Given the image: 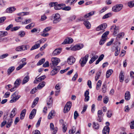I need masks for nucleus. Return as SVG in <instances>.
Instances as JSON below:
<instances>
[{
    "mask_svg": "<svg viewBox=\"0 0 134 134\" xmlns=\"http://www.w3.org/2000/svg\"><path fill=\"white\" fill-rule=\"evenodd\" d=\"M51 61L52 63L50 64V65L52 68L55 67L60 61V60L59 58L56 57L52 58Z\"/></svg>",
    "mask_w": 134,
    "mask_h": 134,
    "instance_id": "f257e3e1",
    "label": "nucleus"
},
{
    "mask_svg": "<svg viewBox=\"0 0 134 134\" xmlns=\"http://www.w3.org/2000/svg\"><path fill=\"white\" fill-rule=\"evenodd\" d=\"M18 91H16L11 96L12 99L10 101V103H13L15 102L20 97V95H18Z\"/></svg>",
    "mask_w": 134,
    "mask_h": 134,
    "instance_id": "f03ea898",
    "label": "nucleus"
},
{
    "mask_svg": "<svg viewBox=\"0 0 134 134\" xmlns=\"http://www.w3.org/2000/svg\"><path fill=\"white\" fill-rule=\"evenodd\" d=\"M89 58V55L88 54L86 55L84 57H82L79 61L81 66L83 67L86 64Z\"/></svg>",
    "mask_w": 134,
    "mask_h": 134,
    "instance_id": "7ed1b4c3",
    "label": "nucleus"
},
{
    "mask_svg": "<svg viewBox=\"0 0 134 134\" xmlns=\"http://www.w3.org/2000/svg\"><path fill=\"white\" fill-rule=\"evenodd\" d=\"M52 17L54 18L53 20L54 24H56L59 22L61 20L60 15L58 13L53 14L52 15Z\"/></svg>",
    "mask_w": 134,
    "mask_h": 134,
    "instance_id": "20e7f679",
    "label": "nucleus"
},
{
    "mask_svg": "<svg viewBox=\"0 0 134 134\" xmlns=\"http://www.w3.org/2000/svg\"><path fill=\"white\" fill-rule=\"evenodd\" d=\"M122 6L121 4H116L113 7L112 10L115 12H118L121 9Z\"/></svg>",
    "mask_w": 134,
    "mask_h": 134,
    "instance_id": "39448f33",
    "label": "nucleus"
},
{
    "mask_svg": "<svg viewBox=\"0 0 134 134\" xmlns=\"http://www.w3.org/2000/svg\"><path fill=\"white\" fill-rule=\"evenodd\" d=\"M71 105V102L70 101L68 102L65 105L64 108V112L65 113L68 112L70 110Z\"/></svg>",
    "mask_w": 134,
    "mask_h": 134,
    "instance_id": "423d86ee",
    "label": "nucleus"
},
{
    "mask_svg": "<svg viewBox=\"0 0 134 134\" xmlns=\"http://www.w3.org/2000/svg\"><path fill=\"white\" fill-rule=\"evenodd\" d=\"M83 47V45L82 44H80L76 45L73 47H72L71 50L72 51H75L77 50H79Z\"/></svg>",
    "mask_w": 134,
    "mask_h": 134,
    "instance_id": "0eeeda50",
    "label": "nucleus"
},
{
    "mask_svg": "<svg viewBox=\"0 0 134 134\" xmlns=\"http://www.w3.org/2000/svg\"><path fill=\"white\" fill-rule=\"evenodd\" d=\"M98 118L97 120L101 122L103 119V117L104 115V114L101 110H98L97 113Z\"/></svg>",
    "mask_w": 134,
    "mask_h": 134,
    "instance_id": "6e6552de",
    "label": "nucleus"
},
{
    "mask_svg": "<svg viewBox=\"0 0 134 134\" xmlns=\"http://www.w3.org/2000/svg\"><path fill=\"white\" fill-rule=\"evenodd\" d=\"M52 70L51 72V75L52 76L56 74L59 71L60 69V66H59L55 67Z\"/></svg>",
    "mask_w": 134,
    "mask_h": 134,
    "instance_id": "1a4fd4ad",
    "label": "nucleus"
},
{
    "mask_svg": "<svg viewBox=\"0 0 134 134\" xmlns=\"http://www.w3.org/2000/svg\"><path fill=\"white\" fill-rule=\"evenodd\" d=\"M107 27V24L106 23L103 24L98 26L96 29L97 31L101 30H104Z\"/></svg>",
    "mask_w": 134,
    "mask_h": 134,
    "instance_id": "9d476101",
    "label": "nucleus"
},
{
    "mask_svg": "<svg viewBox=\"0 0 134 134\" xmlns=\"http://www.w3.org/2000/svg\"><path fill=\"white\" fill-rule=\"evenodd\" d=\"M73 42V39L70 37L68 38L65 39L64 42L62 43V44H70Z\"/></svg>",
    "mask_w": 134,
    "mask_h": 134,
    "instance_id": "9b49d317",
    "label": "nucleus"
},
{
    "mask_svg": "<svg viewBox=\"0 0 134 134\" xmlns=\"http://www.w3.org/2000/svg\"><path fill=\"white\" fill-rule=\"evenodd\" d=\"M46 77L45 75H44L42 76L41 77L35 79L34 81V82L35 83H37L38 82L42 81V80H43L44 79L46 78Z\"/></svg>",
    "mask_w": 134,
    "mask_h": 134,
    "instance_id": "f8f14e48",
    "label": "nucleus"
},
{
    "mask_svg": "<svg viewBox=\"0 0 134 134\" xmlns=\"http://www.w3.org/2000/svg\"><path fill=\"white\" fill-rule=\"evenodd\" d=\"M75 59L73 57L71 56L68 58L67 62L69 64L71 65L75 62Z\"/></svg>",
    "mask_w": 134,
    "mask_h": 134,
    "instance_id": "ddd939ff",
    "label": "nucleus"
},
{
    "mask_svg": "<svg viewBox=\"0 0 134 134\" xmlns=\"http://www.w3.org/2000/svg\"><path fill=\"white\" fill-rule=\"evenodd\" d=\"M61 51L62 48H61L56 49L53 51L52 54L54 56L58 55L61 53Z\"/></svg>",
    "mask_w": 134,
    "mask_h": 134,
    "instance_id": "4468645a",
    "label": "nucleus"
},
{
    "mask_svg": "<svg viewBox=\"0 0 134 134\" xmlns=\"http://www.w3.org/2000/svg\"><path fill=\"white\" fill-rule=\"evenodd\" d=\"M36 110L34 109L31 111L29 115V118L30 119H32L36 115Z\"/></svg>",
    "mask_w": 134,
    "mask_h": 134,
    "instance_id": "2eb2a0df",
    "label": "nucleus"
},
{
    "mask_svg": "<svg viewBox=\"0 0 134 134\" xmlns=\"http://www.w3.org/2000/svg\"><path fill=\"white\" fill-rule=\"evenodd\" d=\"M110 129L109 126H105L104 127L103 130V134H109Z\"/></svg>",
    "mask_w": 134,
    "mask_h": 134,
    "instance_id": "dca6fc26",
    "label": "nucleus"
},
{
    "mask_svg": "<svg viewBox=\"0 0 134 134\" xmlns=\"http://www.w3.org/2000/svg\"><path fill=\"white\" fill-rule=\"evenodd\" d=\"M52 97H49V98L47 101V104L48 108H50L52 106Z\"/></svg>",
    "mask_w": 134,
    "mask_h": 134,
    "instance_id": "f3484780",
    "label": "nucleus"
},
{
    "mask_svg": "<svg viewBox=\"0 0 134 134\" xmlns=\"http://www.w3.org/2000/svg\"><path fill=\"white\" fill-rule=\"evenodd\" d=\"M130 97L131 95L130 92L129 91H126L125 95V99L126 100H129L130 99Z\"/></svg>",
    "mask_w": 134,
    "mask_h": 134,
    "instance_id": "a211bd4d",
    "label": "nucleus"
},
{
    "mask_svg": "<svg viewBox=\"0 0 134 134\" xmlns=\"http://www.w3.org/2000/svg\"><path fill=\"white\" fill-rule=\"evenodd\" d=\"M16 10V8L14 7H11L9 8L6 10L7 12L9 13H11L14 11Z\"/></svg>",
    "mask_w": 134,
    "mask_h": 134,
    "instance_id": "6ab92c4d",
    "label": "nucleus"
},
{
    "mask_svg": "<svg viewBox=\"0 0 134 134\" xmlns=\"http://www.w3.org/2000/svg\"><path fill=\"white\" fill-rule=\"evenodd\" d=\"M109 34V31H106L102 35V38L106 40L108 38L107 36Z\"/></svg>",
    "mask_w": 134,
    "mask_h": 134,
    "instance_id": "aec40b11",
    "label": "nucleus"
},
{
    "mask_svg": "<svg viewBox=\"0 0 134 134\" xmlns=\"http://www.w3.org/2000/svg\"><path fill=\"white\" fill-rule=\"evenodd\" d=\"M26 110L24 109L21 111L20 115V119L22 120L24 118L25 116L26 113Z\"/></svg>",
    "mask_w": 134,
    "mask_h": 134,
    "instance_id": "412c9836",
    "label": "nucleus"
},
{
    "mask_svg": "<svg viewBox=\"0 0 134 134\" xmlns=\"http://www.w3.org/2000/svg\"><path fill=\"white\" fill-rule=\"evenodd\" d=\"M110 29L112 30V32H113V34L114 35H116L117 34V30H118L116 29V26L115 25H113L111 27Z\"/></svg>",
    "mask_w": 134,
    "mask_h": 134,
    "instance_id": "4be33fe9",
    "label": "nucleus"
},
{
    "mask_svg": "<svg viewBox=\"0 0 134 134\" xmlns=\"http://www.w3.org/2000/svg\"><path fill=\"white\" fill-rule=\"evenodd\" d=\"M16 110V108H14L12 111L10 115V119L12 118L15 116L16 114L15 111Z\"/></svg>",
    "mask_w": 134,
    "mask_h": 134,
    "instance_id": "5701e85b",
    "label": "nucleus"
},
{
    "mask_svg": "<svg viewBox=\"0 0 134 134\" xmlns=\"http://www.w3.org/2000/svg\"><path fill=\"white\" fill-rule=\"evenodd\" d=\"M55 112L54 110H52L49 113L48 116V119H52L54 115V114H55Z\"/></svg>",
    "mask_w": 134,
    "mask_h": 134,
    "instance_id": "b1692460",
    "label": "nucleus"
},
{
    "mask_svg": "<svg viewBox=\"0 0 134 134\" xmlns=\"http://www.w3.org/2000/svg\"><path fill=\"white\" fill-rule=\"evenodd\" d=\"M15 67L12 66L10 67L7 70V74L8 75H10L15 69Z\"/></svg>",
    "mask_w": 134,
    "mask_h": 134,
    "instance_id": "393cba45",
    "label": "nucleus"
},
{
    "mask_svg": "<svg viewBox=\"0 0 134 134\" xmlns=\"http://www.w3.org/2000/svg\"><path fill=\"white\" fill-rule=\"evenodd\" d=\"M13 122V120L12 119H9L6 124V127L7 128H9Z\"/></svg>",
    "mask_w": 134,
    "mask_h": 134,
    "instance_id": "a878e982",
    "label": "nucleus"
},
{
    "mask_svg": "<svg viewBox=\"0 0 134 134\" xmlns=\"http://www.w3.org/2000/svg\"><path fill=\"white\" fill-rule=\"evenodd\" d=\"M21 80L19 79H17L14 83V86L15 87H18L20 85Z\"/></svg>",
    "mask_w": 134,
    "mask_h": 134,
    "instance_id": "bb28decb",
    "label": "nucleus"
},
{
    "mask_svg": "<svg viewBox=\"0 0 134 134\" xmlns=\"http://www.w3.org/2000/svg\"><path fill=\"white\" fill-rule=\"evenodd\" d=\"M113 72V71L112 69H109L106 72V77L108 78Z\"/></svg>",
    "mask_w": 134,
    "mask_h": 134,
    "instance_id": "cd10ccee",
    "label": "nucleus"
},
{
    "mask_svg": "<svg viewBox=\"0 0 134 134\" xmlns=\"http://www.w3.org/2000/svg\"><path fill=\"white\" fill-rule=\"evenodd\" d=\"M40 43H37L35 44V45L32 47L30 49L31 51H32L34 49H36L39 48L40 46Z\"/></svg>",
    "mask_w": 134,
    "mask_h": 134,
    "instance_id": "c85d7f7f",
    "label": "nucleus"
},
{
    "mask_svg": "<svg viewBox=\"0 0 134 134\" xmlns=\"http://www.w3.org/2000/svg\"><path fill=\"white\" fill-rule=\"evenodd\" d=\"M119 78L120 80V81L121 82H122L124 80V75H123L122 72L121 71L119 76Z\"/></svg>",
    "mask_w": 134,
    "mask_h": 134,
    "instance_id": "c756f323",
    "label": "nucleus"
},
{
    "mask_svg": "<svg viewBox=\"0 0 134 134\" xmlns=\"http://www.w3.org/2000/svg\"><path fill=\"white\" fill-rule=\"evenodd\" d=\"M39 98L38 97L36 98L34 100L33 103L31 107L33 108L38 103Z\"/></svg>",
    "mask_w": 134,
    "mask_h": 134,
    "instance_id": "7c9ffc66",
    "label": "nucleus"
},
{
    "mask_svg": "<svg viewBox=\"0 0 134 134\" xmlns=\"http://www.w3.org/2000/svg\"><path fill=\"white\" fill-rule=\"evenodd\" d=\"M84 24L87 29H90L91 26L90 23L87 21H85L83 23Z\"/></svg>",
    "mask_w": 134,
    "mask_h": 134,
    "instance_id": "2f4dec72",
    "label": "nucleus"
},
{
    "mask_svg": "<svg viewBox=\"0 0 134 134\" xmlns=\"http://www.w3.org/2000/svg\"><path fill=\"white\" fill-rule=\"evenodd\" d=\"M29 76H26L24 78L23 80L22 84H24L27 82L29 81Z\"/></svg>",
    "mask_w": 134,
    "mask_h": 134,
    "instance_id": "473e14b6",
    "label": "nucleus"
},
{
    "mask_svg": "<svg viewBox=\"0 0 134 134\" xmlns=\"http://www.w3.org/2000/svg\"><path fill=\"white\" fill-rule=\"evenodd\" d=\"M45 84V82L44 81H43L39 84L37 86V88L38 89H41L44 86Z\"/></svg>",
    "mask_w": 134,
    "mask_h": 134,
    "instance_id": "72a5a7b5",
    "label": "nucleus"
},
{
    "mask_svg": "<svg viewBox=\"0 0 134 134\" xmlns=\"http://www.w3.org/2000/svg\"><path fill=\"white\" fill-rule=\"evenodd\" d=\"M8 33L7 31H0V37H4L7 35Z\"/></svg>",
    "mask_w": 134,
    "mask_h": 134,
    "instance_id": "f704fd0d",
    "label": "nucleus"
},
{
    "mask_svg": "<svg viewBox=\"0 0 134 134\" xmlns=\"http://www.w3.org/2000/svg\"><path fill=\"white\" fill-rule=\"evenodd\" d=\"M62 4H57L54 7L55 9L56 10L60 9L62 8Z\"/></svg>",
    "mask_w": 134,
    "mask_h": 134,
    "instance_id": "c9c22d12",
    "label": "nucleus"
},
{
    "mask_svg": "<svg viewBox=\"0 0 134 134\" xmlns=\"http://www.w3.org/2000/svg\"><path fill=\"white\" fill-rule=\"evenodd\" d=\"M94 11H92L84 15V17L85 18H86L90 16H91L94 14Z\"/></svg>",
    "mask_w": 134,
    "mask_h": 134,
    "instance_id": "e433bc0d",
    "label": "nucleus"
},
{
    "mask_svg": "<svg viewBox=\"0 0 134 134\" xmlns=\"http://www.w3.org/2000/svg\"><path fill=\"white\" fill-rule=\"evenodd\" d=\"M45 61L44 58H43L40 60L37 64V66L42 65Z\"/></svg>",
    "mask_w": 134,
    "mask_h": 134,
    "instance_id": "4c0bfd02",
    "label": "nucleus"
},
{
    "mask_svg": "<svg viewBox=\"0 0 134 134\" xmlns=\"http://www.w3.org/2000/svg\"><path fill=\"white\" fill-rule=\"evenodd\" d=\"M15 50L18 52L23 51L22 45L17 47L15 49Z\"/></svg>",
    "mask_w": 134,
    "mask_h": 134,
    "instance_id": "58836bf2",
    "label": "nucleus"
},
{
    "mask_svg": "<svg viewBox=\"0 0 134 134\" xmlns=\"http://www.w3.org/2000/svg\"><path fill=\"white\" fill-rule=\"evenodd\" d=\"M101 74V72L100 71H98L96 74V75L95 77V80L96 81H97L99 79L100 76V74Z\"/></svg>",
    "mask_w": 134,
    "mask_h": 134,
    "instance_id": "ea45409f",
    "label": "nucleus"
},
{
    "mask_svg": "<svg viewBox=\"0 0 134 134\" xmlns=\"http://www.w3.org/2000/svg\"><path fill=\"white\" fill-rule=\"evenodd\" d=\"M93 127L94 129H98L99 128V125L97 123L95 122L93 123Z\"/></svg>",
    "mask_w": 134,
    "mask_h": 134,
    "instance_id": "a19ab883",
    "label": "nucleus"
},
{
    "mask_svg": "<svg viewBox=\"0 0 134 134\" xmlns=\"http://www.w3.org/2000/svg\"><path fill=\"white\" fill-rule=\"evenodd\" d=\"M23 51H25L28 49L30 48V46L29 45H22Z\"/></svg>",
    "mask_w": 134,
    "mask_h": 134,
    "instance_id": "79ce46f5",
    "label": "nucleus"
},
{
    "mask_svg": "<svg viewBox=\"0 0 134 134\" xmlns=\"http://www.w3.org/2000/svg\"><path fill=\"white\" fill-rule=\"evenodd\" d=\"M102 81H101L99 80L96 86V89L97 90L99 89L101 85Z\"/></svg>",
    "mask_w": 134,
    "mask_h": 134,
    "instance_id": "37998d69",
    "label": "nucleus"
},
{
    "mask_svg": "<svg viewBox=\"0 0 134 134\" xmlns=\"http://www.w3.org/2000/svg\"><path fill=\"white\" fill-rule=\"evenodd\" d=\"M128 6L130 8L134 7V1H130L128 3Z\"/></svg>",
    "mask_w": 134,
    "mask_h": 134,
    "instance_id": "c03bdc74",
    "label": "nucleus"
},
{
    "mask_svg": "<svg viewBox=\"0 0 134 134\" xmlns=\"http://www.w3.org/2000/svg\"><path fill=\"white\" fill-rule=\"evenodd\" d=\"M111 15V13H109L104 15L102 17V19H105L106 18H107L110 16Z\"/></svg>",
    "mask_w": 134,
    "mask_h": 134,
    "instance_id": "a18cd8bd",
    "label": "nucleus"
},
{
    "mask_svg": "<svg viewBox=\"0 0 134 134\" xmlns=\"http://www.w3.org/2000/svg\"><path fill=\"white\" fill-rule=\"evenodd\" d=\"M75 127L73 126L71 130H70L69 131V133L70 134L74 133L75 132Z\"/></svg>",
    "mask_w": 134,
    "mask_h": 134,
    "instance_id": "49530a36",
    "label": "nucleus"
},
{
    "mask_svg": "<svg viewBox=\"0 0 134 134\" xmlns=\"http://www.w3.org/2000/svg\"><path fill=\"white\" fill-rule=\"evenodd\" d=\"M106 85L105 83H104L102 86V92L103 93H105L106 91Z\"/></svg>",
    "mask_w": 134,
    "mask_h": 134,
    "instance_id": "de8ad7c7",
    "label": "nucleus"
},
{
    "mask_svg": "<svg viewBox=\"0 0 134 134\" xmlns=\"http://www.w3.org/2000/svg\"><path fill=\"white\" fill-rule=\"evenodd\" d=\"M25 64V63L24 64H22L20 65L16 68V70H20L24 66Z\"/></svg>",
    "mask_w": 134,
    "mask_h": 134,
    "instance_id": "09e8293b",
    "label": "nucleus"
},
{
    "mask_svg": "<svg viewBox=\"0 0 134 134\" xmlns=\"http://www.w3.org/2000/svg\"><path fill=\"white\" fill-rule=\"evenodd\" d=\"M9 55L8 53H5L0 55V59H3L7 57Z\"/></svg>",
    "mask_w": 134,
    "mask_h": 134,
    "instance_id": "8fccbe9b",
    "label": "nucleus"
},
{
    "mask_svg": "<svg viewBox=\"0 0 134 134\" xmlns=\"http://www.w3.org/2000/svg\"><path fill=\"white\" fill-rule=\"evenodd\" d=\"M51 27H47L45 28L43 30V32L46 33L49 31L51 29Z\"/></svg>",
    "mask_w": 134,
    "mask_h": 134,
    "instance_id": "3c124183",
    "label": "nucleus"
},
{
    "mask_svg": "<svg viewBox=\"0 0 134 134\" xmlns=\"http://www.w3.org/2000/svg\"><path fill=\"white\" fill-rule=\"evenodd\" d=\"M31 20L30 19H26L25 21H23L22 22V24H26L30 23L31 22Z\"/></svg>",
    "mask_w": 134,
    "mask_h": 134,
    "instance_id": "603ef678",
    "label": "nucleus"
},
{
    "mask_svg": "<svg viewBox=\"0 0 134 134\" xmlns=\"http://www.w3.org/2000/svg\"><path fill=\"white\" fill-rule=\"evenodd\" d=\"M124 35V33L123 32H121L119 33L117 35V38H122Z\"/></svg>",
    "mask_w": 134,
    "mask_h": 134,
    "instance_id": "864d4df0",
    "label": "nucleus"
},
{
    "mask_svg": "<svg viewBox=\"0 0 134 134\" xmlns=\"http://www.w3.org/2000/svg\"><path fill=\"white\" fill-rule=\"evenodd\" d=\"M46 38H43L40 40L38 41H37V43H39L41 44L42 43L46 41Z\"/></svg>",
    "mask_w": 134,
    "mask_h": 134,
    "instance_id": "5fc2aeb1",
    "label": "nucleus"
},
{
    "mask_svg": "<svg viewBox=\"0 0 134 134\" xmlns=\"http://www.w3.org/2000/svg\"><path fill=\"white\" fill-rule=\"evenodd\" d=\"M109 98L107 96H105L104 98L103 102L104 103L107 104Z\"/></svg>",
    "mask_w": 134,
    "mask_h": 134,
    "instance_id": "6e6d98bb",
    "label": "nucleus"
},
{
    "mask_svg": "<svg viewBox=\"0 0 134 134\" xmlns=\"http://www.w3.org/2000/svg\"><path fill=\"white\" fill-rule=\"evenodd\" d=\"M106 41V40L102 38L99 41V44L101 45H102Z\"/></svg>",
    "mask_w": 134,
    "mask_h": 134,
    "instance_id": "4d7b16f0",
    "label": "nucleus"
},
{
    "mask_svg": "<svg viewBox=\"0 0 134 134\" xmlns=\"http://www.w3.org/2000/svg\"><path fill=\"white\" fill-rule=\"evenodd\" d=\"M130 126L131 128L132 129H134V121H132L131 122L130 124Z\"/></svg>",
    "mask_w": 134,
    "mask_h": 134,
    "instance_id": "13d9d810",
    "label": "nucleus"
},
{
    "mask_svg": "<svg viewBox=\"0 0 134 134\" xmlns=\"http://www.w3.org/2000/svg\"><path fill=\"white\" fill-rule=\"evenodd\" d=\"M79 116V114L77 111H75L74 114V118L75 119H76Z\"/></svg>",
    "mask_w": 134,
    "mask_h": 134,
    "instance_id": "bf43d9fd",
    "label": "nucleus"
},
{
    "mask_svg": "<svg viewBox=\"0 0 134 134\" xmlns=\"http://www.w3.org/2000/svg\"><path fill=\"white\" fill-rule=\"evenodd\" d=\"M58 3L57 2H52L49 3V5L51 7L53 6H54V7Z\"/></svg>",
    "mask_w": 134,
    "mask_h": 134,
    "instance_id": "052dcab7",
    "label": "nucleus"
},
{
    "mask_svg": "<svg viewBox=\"0 0 134 134\" xmlns=\"http://www.w3.org/2000/svg\"><path fill=\"white\" fill-rule=\"evenodd\" d=\"M49 63L48 61H46L43 65V66L44 67H47L49 66Z\"/></svg>",
    "mask_w": 134,
    "mask_h": 134,
    "instance_id": "680f3d73",
    "label": "nucleus"
},
{
    "mask_svg": "<svg viewBox=\"0 0 134 134\" xmlns=\"http://www.w3.org/2000/svg\"><path fill=\"white\" fill-rule=\"evenodd\" d=\"M107 115V116L108 118H110L112 114L111 110H109L108 111Z\"/></svg>",
    "mask_w": 134,
    "mask_h": 134,
    "instance_id": "e2e57ef3",
    "label": "nucleus"
},
{
    "mask_svg": "<svg viewBox=\"0 0 134 134\" xmlns=\"http://www.w3.org/2000/svg\"><path fill=\"white\" fill-rule=\"evenodd\" d=\"M23 19L21 17H18L15 19V21L17 22H20Z\"/></svg>",
    "mask_w": 134,
    "mask_h": 134,
    "instance_id": "0e129e2a",
    "label": "nucleus"
},
{
    "mask_svg": "<svg viewBox=\"0 0 134 134\" xmlns=\"http://www.w3.org/2000/svg\"><path fill=\"white\" fill-rule=\"evenodd\" d=\"M25 35V32L23 31H21L19 32V35L21 37H24Z\"/></svg>",
    "mask_w": 134,
    "mask_h": 134,
    "instance_id": "69168bd1",
    "label": "nucleus"
},
{
    "mask_svg": "<svg viewBox=\"0 0 134 134\" xmlns=\"http://www.w3.org/2000/svg\"><path fill=\"white\" fill-rule=\"evenodd\" d=\"M41 119H42V118L40 117L39 118V119L38 120V121L36 124V127H38L39 126V125L40 124V123L41 122Z\"/></svg>",
    "mask_w": 134,
    "mask_h": 134,
    "instance_id": "338daca9",
    "label": "nucleus"
},
{
    "mask_svg": "<svg viewBox=\"0 0 134 134\" xmlns=\"http://www.w3.org/2000/svg\"><path fill=\"white\" fill-rule=\"evenodd\" d=\"M114 41V39L113 38H112L110 41L108 42L107 44V46H110L113 42Z\"/></svg>",
    "mask_w": 134,
    "mask_h": 134,
    "instance_id": "774afa93",
    "label": "nucleus"
}]
</instances>
